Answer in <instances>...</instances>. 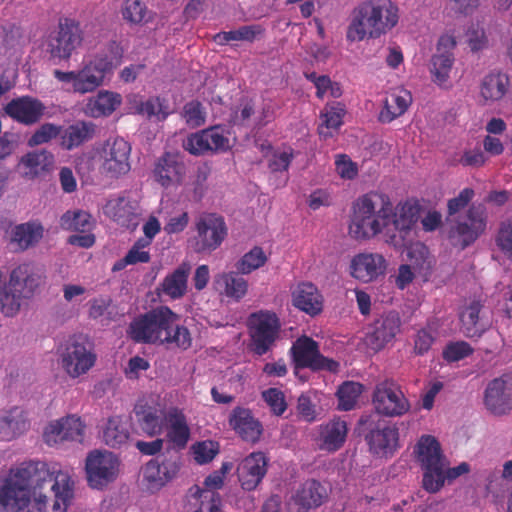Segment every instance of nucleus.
<instances>
[{"instance_id": "f03ea898", "label": "nucleus", "mask_w": 512, "mask_h": 512, "mask_svg": "<svg viewBox=\"0 0 512 512\" xmlns=\"http://www.w3.org/2000/svg\"><path fill=\"white\" fill-rule=\"evenodd\" d=\"M392 216L390 198L379 192L359 197L352 206L349 234L355 240H367L387 230Z\"/></svg>"}, {"instance_id": "f704fd0d", "label": "nucleus", "mask_w": 512, "mask_h": 512, "mask_svg": "<svg viewBox=\"0 0 512 512\" xmlns=\"http://www.w3.org/2000/svg\"><path fill=\"white\" fill-rule=\"evenodd\" d=\"M43 226L34 221L16 225L11 231V243L16 246L19 251H25L36 244L43 238Z\"/></svg>"}, {"instance_id": "774afa93", "label": "nucleus", "mask_w": 512, "mask_h": 512, "mask_svg": "<svg viewBox=\"0 0 512 512\" xmlns=\"http://www.w3.org/2000/svg\"><path fill=\"white\" fill-rule=\"evenodd\" d=\"M294 158L293 149L289 148L288 151L280 153L275 152L269 159L268 167L271 172L287 171Z\"/></svg>"}, {"instance_id": "2f4dec72", "label": "nucleus", "mask_w": 512, "mask_h": 512, "mask_svg": "<svg viewBox=\"0 0 512 512\" xmlns=\"http://www.w3.org/2000/svg\"><path fill=\"white\" fill-rule=\"evenodd\" d=\"M214 285L220 295L236 302L243 299L248 292V281L238 271L222 272L216 275Z\"/></svg>"}, {"instance_id": "680f3d73", "label": "nucleus", "mask_w": 512, "mask_h": 512, "mask_svg": "<svg viewBox=\"0 0 512 512\" xmlns=\"http://www.w3.org/2000/svg\"><path fill=\"white\" fill-rule=\"evenodd\" d=\"M262 398L273 414L281 416L287 409L284 393L277 388H269L262 392Z\"/></svg>"}, {"instance_id": "3c124183", "label": "nucleus", "mask_w": 512, "mask_h": 512, "mask_svg": "<svg viewBox=\"0 0 512 512\" xmlns=\"http://www.w3.org/2000/svg\"><path fill=\"white\" fill-rule=\"evenodd\" d=\"M361 388V384L352 381L340 385L337 390L338 409L342 411L353 409L361 394Z\"/></svg>"}, {"instance_id": "aec40b11", "label": "nucleus", "mask_w": 512, "mask_h": 512, "mask_svg": "<svg viewBox=\"0 0 512 512\" xmlns=\"http://www.w3.org/2000/svg\"><path fill=\"white\" fill-rule=\"evenodd\" d=\"M45 110L44 103L32 96L14 98L5 106V113L10 118L28 126L38 123L44 116Z\"/></svg>"}, {"instance_id": "bb28decb", "label": "nucleus", "mask_w": 512, "mask_h": 512, "mask_svg": "<svg viewBox=\"0 0 512 512\" xmlns=\"http://www.w3.org/2000/svg\"><path fill=\"white\" fill-rule=\"evenodd\" d=\"M485 407L494 415H504L512 409L507 380L504 376L491 380L484 392Z\"/></svg>"}, {"instance_id": "b1692460", "label": "nucleus", "mask_w": 512, "mask_h": 512, "mask_svg": "<svg viewBox=\"0 0 512 512\" xmlns=\"http://www.w3.org/2000/svg\"><path fill=\"white\" fill-rule=\"evenodd\" d=\"M185 170V164L180 153L168 151L157 160L154 175L156 181L167 188L181 183Z\"/></svg>"}, {"instance_id": "39448f33", "label": "nucleus", "mask_w": 512, "mask_h": 512, "mask_svg": "<svg viewBox=\"0 0 512 512\" xmlns=\"http://www.w3.org/2000/svg\"><path fill=\"white\" fill-rule=\"evenodd\" d=\"M122 56L119 44L115 41L108 43L104 50L96 53L78 71L76 93L85 94L100 87L104 83L106 75L112 73L120 65Z\"/></svg>"}, {"instance_id": "a878e982", "label": "nucleus", "mask_w": 512, "mask_h": 512, "mask_svg": "<svg viewBox=\"0 0 512 512\" xmlns=\"http://www.w3.org/2000/svg\"><path fill=\"white\" fill-rule=\"evenodd\" d=\"M293 305L310 317L321 314L324 308V298L316 285L302 282L292 293Z\"/></svg>"}, {"instance_id": "4d7b16f0", "label": "nucleus", "mask_w": 512, "mask_h": 512, "mask_svg": "<svg viewBox=\"0 0 512 512\" xmlns=\"http://www.w3.org/2000/svg\"><path fill=\"white\" fill-rule=\"evenodd\" d=\"M64 429V437L67 441L82 442L85 424L80 417L68 415L60 419Z\"/></svg>"}, {"instance_id": "1a4fd4ad", "label": "nucleus", "mask_w": 512, "mask_h": 512, "mask_svg": "<svg viewBox=\"0 0 512 512\" xmlns=\"http://www.w3.org/2000/svg\"><path fill=\"white\" fill-rule=\"evenodd\" d=\"M196 234L193 248L197 253H211L218 249L228 235L224 217L217 213L204 212L195 221Z\"/></svg>"}, {"instance_id": "c9c22d12", "label": "nucleus", "mask_w": 512, "mask_h": 512, "mask_svg": "<svg viewBox=\"0 0 512 512\" xmlns=\"http://www.w3.org/2000/svg\"><path fill=\"white\" fill-rule=\"evenodd\" d=\"M414 453L417 455L421 467L446 465L440 443L434 436L423 435L418 440Z\"/></svg>"}, {"instance_id": "f257e3e1", "label": "nucleus", "mask_w": 512, "mask_h": 512, "mask_svg": "<svg viewBox=\"0 0 512 512\" xmlns=\"http://www.w3.org/2000/svg\"><path fill=\"white\" fill-rule=\"evenodd\" d=\"M48 486L53 496L54 512H65L73 498V482L67 472L56 465L51 469L42 461L23 462L0 478V512H25L34 498L35 508L46 509L49 496L43 492Z\"/></svg>"}, {"instance_id": "864d4df0", "label": "nucleus", "mask_w": 512, "mask_h": 512, "mask_svg": "<svg viewBox=\"0 0 512 512\" xmlns=\"http://www.w3.org/2000/svg\"><path fill=\"white\" fill-rule=\"evenodd\" d=\"M24 298L22 294L9 289V285H5L0 289V309L5 317H15L20 310L21 300Z\"/></svg>"}, {"instance_id": "5701e85b", "label": "nucleus", "mask_w": 512, "mask_h": 512, "mask_svg": "<svg viewBox=\"0 0 512 512\" xmlns=\"http://www.w3.org/2000/svg\"><path fill=\"white\" fill-rule=\"evenodd\" d=\"M229 426L244 441L257 443L263 434L262 423L249 408L237 406L228 418Z\"/></svg>"}, {"instance_id": "58836bf2", "label": "nucleus", "mask_w": 512, "mask_h": 512, "mask_svg": "<svg viewBox=\"0 0 512 512\" xmlns=\"http://www.w3.org/2000/svg\"><path fill=\"white\" fill-rule=\"evenodd\" d=\"M406 258L420 275L428 277L431 275L435 260L431 256L428 247L422 242L406 243Z\"/></svg>"}, {"instance_id": "0e129e2a", "label": "nucleus", "mask_w": 512, "mask_h": 512, "mask_svg": "<svg viewBox=\"0 0 512 512\" xmlns=\"http://www.w3.org/2000/svg\"><path fill=\"white\" fill-rule=\"evenodd\" d=\"M146 12V7L141 1L126 0L123 8V17L131 23L138 24L144 20Z\"/></svg>"}, {"instance_id": "c756f323", "label": "nucleus", "mask_w": 512, "mask_h": 512, "mask_svg": "<svg viewBox=\"0 0 512 512\" xmlns=\"http://www.w3.org/2000/svg\"><path fill=\"white\" fill-rule=\"evenodd\" d=\"M53 166L54 155L45 149L27 153L19 163L22 176L30 180L50 172Z\"/></svg>"}, {"instance_id": "4c0bfd02", "label": "nucleus", "mask_w": 512, "mask_h": 512, "mask_svg": "<svg viewBox=\"0 0 512 512\" xmlns=\"http://www.w3.org/2000/svg\"><path fill=\"white\" fill-rule=\"evenodd\" d=\"M191 271L188 262H182L171 274H168L161 283L162 292L171 299L183 297L187 291V280Z\"/></svg>"}, {"instance_id": "6e6d98bb", "label": "nucleus", "mask_w": 512, "mask_h": 512, "mask_svg": "<svg viewBox=\"0 0 512 512\" xmlns=\"http://www.w3.org/2000/svg\"><path fill=\"white\" fill-rule=\"evenodd\" d=\"M195 497L200 499L199 508L195 512H221L222 499L216 491H202L199 486H195Z\"/></svg>"}, {"instance_id": "4468645a", "label": "nucleus", "mask_w": 512, "mask_h": 512, "mask_svg": "<svg viewBox=\"0 0 512 512\" xmlns=\"http://www.w3.org/2000/svg\"><path fill=\"white\" fill-rule=\"evenodd\" d=\"M131 145L122 137L107 139L100 150V169L111 178H119L130 169Z\"/></svg>"}, {"instance_id": "37998d69", "label": "nucleus", "mask_w": 512, "mask_h": 512, "mask_svg": "<svg viewBox=\"0 0 512 512\" xmlns=\"http://www.w3.org/2000/svg\"><path fill=\"white\" fill-rule=\"evenodd\" d=\"M135 414L142 430L150 436L159 434L161 431V422L164 411L156 406H150L147 403L137 404Z\"/></svg>"}, {"instance_id": "393cba45", "label": "nucleus", "mask_w": 512, "mask_h": 512, "mask_svg": "<svg viewBox=\"0 0 512 512\" xmlns=\"http://www.w3.org/2000/svg\"><path fill=\"white\" fill-rule=\"evenodd\" d=\"M180 466L177 461L151 459L143 469V482L151 491H156L170 482L178 473Z\"/></svg>"}, {"instance_id": "bf43d9fd", "label": "nucleus", "mask_w": 512, "mask_h": 512, "mask_svg": "<svg viewBox=\"0 0 512 512\" xmlns=\"http://www.w3.org/2000/svg\"><path fill=\"white\" fill-rule=\"evenodd\" d=\"M182 117L189 127L195 128L205 123V112L202 104L193 100L186 103L183 107Z\"/></svg>"}, {"instance_id": "de8ad7c7", "label": "nucleus", "mask_w": 512, "mask_h": 512, "mask_svg": "<svg viewBox=\"0 0 512 512\" xmlns=\"http://www.w3.org/2000/svg\"><path fill=\"white\" fill-rule=\"evenodd\" d=\"M454 64L453 52L445 51L436 53L431 59V69L433 82L438 86H445L449 80L450 72Z\"/></svg>"}, {"instance_id": "4be33fe9", "label": "nucleus", "mask_w": 512, "mask_h": 512, "mask_svg": "<svg viewBox=\"0 0 512 512\" xmlns=\"http://www.w3.org/2000/svg\"><path fill=\"white\" fill-rule=\"evenodd\" d=\"M268 459L263 452H252L238 467V479L245 491L255 490L267 473Z\"/></svg>"}, {"instance_id": "e2e57ef3", "label": "nucleus", "mask_w": 512, "mask_h": 512, "mask_svg": "<svg viewBox=\"0 0 512 512\" xmlns=\"http://www.w3.org/2000/svg\"><path fill=\"white\" fill-rule=\"evenodd\" d=\"M495 241L505 258L512 261V223L503 222L501 224Z\"/></svg>"}, {"instance_id": "ddd939ff", "label": "nucleus", "mask_w": 512, "mask_h": 512, "mask_svg": "<svg viewBox=\"0 0 512 512\" xmlns=\"http://www.w3.org/2000/svg\"><path fill=\"white\" fill-rule=\"evenodd\" d=\"M229 135L230 131L224 127L212 126L189 135L183 142V148L195 156L208 152L225 153L233 146Z\"/></svg>"}, {"instance_id": "dca6fc26", "label": "nucleus", "mask_w": 512, "mask_h": 512, "mask_svg": "<svg viewBox=\"0 0 512 512\" xmlns=\"http://www.w3.org/2000/svg\"><path fill=\"white\" fill-rule=\"evenodd\" d=\"M291 354L296 368L329 372H337L339 369V363L323 356L319 351L318 343L307 336H302L293 343Z\"/></svg>"}, {"instance_id": "052dcab7", "label": "nucleus", "mask_w": 512, "mask_h": 512, "mask_svg": "<svg viewBox=\"0 0 512 512\" xmlns=\"http://www.w3.org/2000/svg\"><path fill=\"white\" fill-rule=\"evenodd\" d=\"M194 459L198 464L211 462L219 452L218 443L213 441L197 442L192 446Z\"/></svg>"}, {"instance_id": "20e7f679", "label": "nucleus", "mask_w": 512, "mask_h": 512, "mask_svg": "<svg viewBox=\"0 0 512 512\" xmlns=\"http://www.w3.org/2000/svg\"><path fill=\"white\" fill-rule=\"evenodd\" d=\"M358 425L373 457L392 458L400 449V433L396 423L373 415H364L359 419Z\"/></svg>"}, {"instance_id": "ea45409f", "label": "nucleus", "mask_w": 512, "mask_h": 512, "mask_svg": "<svg viewBox=\"0 0 512 512\" xmlns=\"http://www.w3.org/2000/svg\"><path fill=\"white\" fill-rule=\"evenodd\" d=\"M95 128V124L85 121L68 126L61 135V146L66 150L79 147L94 137Z\"/></svg>"}, {"instance_id": "2eb2a0df", "label": "nucleus", "mask_w": 512, "mask_h": 512, "mask_svg": "<svg viewBox=\"0 0 512 512\" xmlns=\"http://www.w3.org/2000/svg\"><path fill=\"white\" fill-rule=\"evenodd\" d=\"M119 466L120 461L112 452L98 450L90 452L85 463L89 486L102 489L115 481L119 474Z\"/></svg>"}, {"instance_id": "9d476101", "label": "nucleus", "mask_w": 512, "mask_h": 512, "mask_svg": "<svg viewBox=\"0 0 512 512\" xmlns=\"http://www.w3.org/2000/svg\"><path fill=\"white\" fill-rule=\"evenodd\" d=\"M487 215L483 205H472L465 217L457 219L448 232V238L454 247L461 250L471 246L486 230Z\"/></svg>"}, {"instance_id": "a211bd4d", "label": "nucleus", "mask_w": 512, "mask_h": 512, "mask_svg": "<svg viewBox=\"0 0 512 512\" xmlns=\"http://www.w3.org/2000/svg\"><path fill=\"white\" fill-rule=\"evenodd\" d=\"M103 213L117 225L134 229L138 225L140 207L138 201L126 195H119L106 202Z\"/></svg>"}, {"instance_id": "a19ab883", "label": "nucleus", "mask_w": 512, "mask_h": 512, "mask_svg": "<svg viewBox=\"0 0 512 512\" xmlns=\"http://www.w3.org/2000/svg\"><path fill=\"white\" fill-rule=\"evenodd\" d=\"M345 114L346 107L343 103H327L321 112L322 124L318 129L319 135L325 139L332 137L333 133L343 125Z\"/></svg>"}, {"instance_id": "423d86ee", "label": "nucleus", "mask_w": 512, "mask_h": 512, "mask_svg": "<svg viewBox=\"0 0 512 512\" xmlns=\"http://www.w3.org/2000/svg\"><path fill=\"white\" fill-rule=\"evenodd\" d=\"M96 360L94 341L83 333L70 336L59 349L60 366L73 379L88 373Z\"/></svg>"}, {"instance_id": "f8f14e48", "label": "nucleus", "mask_w": 512, "mask_h": 512, "mask_svg": "<svg viewBox=\"0 0 512 512\" xmlns=\"http://www.w3.org/2000/svg\"><path fill=\"white\" fill-rule=\"evenodd\" d=\"M372 404L377 414L386 417H400L410 409V403L401 387L391 379L376 384Z\"/></svg>"}, {"instance_id": "338daca9", "label": "nucleus", "mask_w": 512, "mask_h": 512, "mask_svg": "<svg viewBox=\"0 0 512 512\" xmlns=\"http://www.w3.org/2000/svg\"><path fill=\"white\" fill-rule=\"evenodd\" d=\"M298 414L307 422H313L316 419V406L313 403L311 392L302 393L297 401Z\"/></svg>"}, {"instance_id": "c85d7f7f", "label": "nucleus", "mask_w": 512, "mask_h": 512, "mask_svg": "<svg viewBox=\"0 0 512 512\" xmlns=\"http://www.w3.org/2000/svg\"><path fill=\"white\" fill-rule=\"evenodd\" d=\"M248 323L250 324L249 333L252 340V351L260 356L266 354L277 338L279 329L281 328L280 322Z\"/></svg>"}, {"instance_id": "6e6552de", "label": "nucleus", "mask_w": 512, "mask_h": 512, "mask_svg": "<svg viewBox=\"0 0 512 512\" xmlns=\"http://www.w3.org/2000/svg\"><path fill=\"white\" fill-rule=\"evenodd\" d=\"M420 211L421 206L416 200L400 203L395 210L392 207L390 226L385 232L386 243L396 250L403 249L408 241V236L419 220Z\"/></svg>"}, {"instance_id": "5fc2aeb1", "label": "nucleus", "mask_w": 512, "mask_h": 512, "mask_svg": "<svg viewBox=\"0 0 512 512\" xmlns=\"http://www.w3.org/2000/svg\"><path fill=\"white\" fill-rule=\"evenodd\" d=\"M62 131L60 125L54 123H44L28 139V146L34 147L48 143L58 137Z\"/></svg>"}, {"instance_id": "603ef678", "label": "nucleus", "mask_w": 512, "mask_h": 512, "mask_svg": "<svg viewBox=\"0 0 512 512\" xmlns=\"http://www.w3.org/2000/svg\"><path fill=\"white\" fill-rule=\"evenodd\" d=\"M423 488L429 493L438 492L444 485L446 465L424 466Z\"/></svg>"}, {"instance_id": "8fccbe9b", "label": "nucleus", "mask_w": 512, "mask_h": 512, "mask_svg": "<svg viewBox=\"0 0 512 512\" xmlns=\"http://www.w3.org/2000/svg\"><path fill=\"white\" fill-rule=\"evenodd\" d=\"M266 262L267 256L264 250L255 246L238 260L236 268L240 274L247 275L264 266Z\"/></svg>"}, {"instance_id": "c03bdc74", "label": "nucleus", "mask_w": 512, "mask_h": 512, "mask_svg": "<svg viewBox=\"0 0 512 512\" xmlns=\"http://www.w3.org/2000/svg\"><path fill=\"white\" fill-rule=\"evenodd\" d=\"M399 330L397 322H374L366 334V344L375 351L382 349Z\"/></svg>"}, {"instance_id": "e433bc0d", "label": "nucleus", "mask_w": 512, "mask_h": 512, "mask_svg": "<svg viewBox=\"0 0 512 512\" xmlns=\"http://www.w3.org/2000/svg\"><path fill=\"white\" fill-rule=\"evenodd\" d=\"M167 439L174 447L183 449L190 438V429L182 411L171 409L167 415Z\"/></svg>"}, {"instance_id": "6ab92c4d", "label": "nucleus", "mask_w": 512, "mask_h": 512, "mask_svg": "<svg viewBox=\"0 0 512 512\" xmlns=\"http://www.w3.org/2000/svg\"><path fill=\"white\" fill-rule=\"evenodd\" d=\"M44 280L42 270L33 263H22L15 267L9 277V289L16 291L24 298L32 297Z\"/></svg>"}, {"instance_id": "69168bd1", "label": "nucleus", "mask_w": 512, "mask_h": 512, "mask_svg": "<svg viewBox=\"0 0 512 512\" xmlns=\"http://www.w3.org/2000/svg\"><path fill=\"white\" fill-rule=\"evenodd\" d=\"M44 442L49 446H55L67 441L64 437V429L60 419L50 422L43 433Z\"/></svg>"}, {"instance_id": "473e14b6", "label": "nucleus", "mask_w": 512, "mask_h": 512, "mask_svg": "<svg viewBox=\"0 0 512 512\" xmlns=\"http://www.w3.org/2000/svg\"><path fill=\"white\" fill-rule=\"evenodd\" d=\"M411 92L404 88L393 90L384 102V107L379 113L381 123H390L402 116L412 104Z\"/></svg>"}, {"instance_id": "13d9d810", "label": "nucleus", "mask_w": 512, "mask_h": 512, "mask_svg": "<svg viewBox=\"0 0 512 512\" xmlns=\"http://www.w3.org/2000/svg\"><path fill=\"white\" fill-rule=\"evenodd\" d=\"M473 348L465 341L448 343L442 352L443 359L448 363L458 362L473 353Z\"/></svg>"}, {"instance_id": "0eeeda50", "label": "nucleus", "mask_w": 512, "mask_h": 512, "mask_svg": "<svg viewBox=\"0 0 512 512\" xmlns=\"http://www.w3.org/2000/svg\"><path fill=\"white\" fill-rule=\"evenodd\" d=\"M130 330L136 342L175 343L182 349L191 345L188 329L175 322H131Z\"/></svg>"}, {"instance_id": "cd10ccee", "label": "nucleus", "mask_w": 512, "mask_h": 512, "mask_svg": "<svg viewBox=\"0 0 512 512\" xmlns=\"http://www.w3.org/2000/svg\"><path fill=\"white\" fill-rule=\"evenodd\" d=\"M348 434L347 422L340 417H334L327 423L320 425V448L328 452H336L346 442Z\"/></svg>"}, {"instance_id": "412c9836", "label": "nucleus", "mask_w": 512, "mask_h": 512, "mask_svg": "<svg viewBox=\"0 0 512 512\" xmlns=\"http://www.w3.org/2000/svg\"><path fill=\"white\" fill-rule=\"evenodd\" d=\"M387 261L379 253H359L356 254L350 263V274L353 278L369 283L386 272Z\"/></svg>"}, {"instance_id": "9b49d317", "label": "nucleus", "mask_w": 512, "mask_h": 512, "mask_svg": "<svg viewBox=\"0 0 512 512\" xmlns=\"http://www.w3.org/2000/svg\"><path fill=\"white\" fill-rule=\"evenodd\" d=\"M83 41V31L79 22L65 18L59 21L58 28L47 38V53L53 60H69Z\"/></svg>"}, {"instance_id": "f3484780", "label": "nucleus", "mask_w": 512, "mask_h": 512, "mask_svg": "<svg viewBox=\"0 0 512 512\" xmlns=\"http://www.w3.org/2000/svg\"><path fill=\"white\" fill-rule=\"evenodd\" d=\"M329 498L327 487L316 479H307L292 493L288 506L292 512H309L325 504Z\"/></svg>"}, {"instance_id": "72a5a7b5", "label": "nucleus", "mask_w": 512, "mask_h": 512, "mask_svg": "<svg viewBox=\"0 0 512 512\" xmlns=\"http://www.w3.org/2000/svg\"><path fill=\"white\" fill-rule=\"evenodd\" d=\"M121 102L120 94L102 90L96 96L88 99L84 112L87 116L93 118L109 116L120 106Z\"/></svg>"}, {"instance_id": "79ce46f5", "label": "nucleus", "mask_w": 512, "mask_h": 512, "mask_svg": "<svg viewBox=\"0 0 512 512\" xmlns=\"http://www.w3.org/2000/svg\"><path fill=\"white\" fill-rule=\"evenodd\" d=\"M28 427L23 411L17 407L0 416V439L10 441L22 434Z\"/></svg>"}, {"instance_id": "7ed1b4c3", "label": "nucleus", "mask_w": 512, "mask_h": 512, "mask_svg": "<svg viewBox=\"0 0 512 512\" xmlns=\"http://www.w3.org/2000/svg\"><path fill=\"white\" fill-rule=\"evenodd\" d=\"M398 7L391 0H366L352 13L347 40L362 41L366 36L379 38L394 28L399 20Z\"/></svg>"}, {"instance_id": "a18cd8bd", "label": "nucleus", "mask_w": 512, "mask_h": 512, "mask_svg": "<svg viewBox=\"0 0 512 512\" xmlns=\"http://www.w3.org/2000/svg\"><path fill=\"white\" fill-rule=\"evenodd\" d=\"M265 29L260 24L244 25L238 29L230 31H222L214 36V41L218 45H226L232 41L254 42L258 37L262 36Z\"/></svg>"}, {"instance_id": "7c9ffc66", "label": "nucleus", "mask_w": 512, "mask_h": 512, "mask_svg": "<svg viewBox=\"0 0 512 512\" xmlns=\"http://www.w3.org/2000/svg\"><path fill=\"white\" fill-rule=\"evenodd\" d=\"M510 80L502 72H490L483 77L479 87L480 99L484 105L500 101L508 92Z\"/></svg>"}, {"instance_id": "09e8293b", "label": "nucleus", "mask_w": 512, "mask_h": 512, "mask_svg": "<svg viewBox=\"0 0 512 512\" xmlns=\"http://www.w3.org/2000/svg\"><path fill=\"white\" fill-rule=\"evenodd\" d=\"M60 226L68 231H90L93 227L92 216L84 210H68L61 216Z\"/></svg>"}, {"instance_id": "49530a36", "label": "nucleus", "mask_w": 512, "mask_h": 512, "mask_svg": "<svg viewBox=\"0 0 512 512\" xmlns=\"http://www.w3.org/2000/svg\"><path fill=\"white\" fill-rule=\"evenodd\" d=\"M128 424L119 416L110 417L103 428V441L112 448H118L129 439Z\"/></svg>"}]
</instances>
